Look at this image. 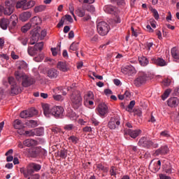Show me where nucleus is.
Returning a JSON list of instances; mask_svg holds the SVG:
<instances>
[{
	"mask_svg": "<svg viewBox=\"0 0 179 179\" xmlns=\"http://www.w3.org/2000/svg\"><path fill=\"white\" fill-rule=\"evenodd\" d=\"M30 22L31 26H37L41 23V18H40V17L35 16L30 20Z\"/></svg>",
	"mask_w": 179,
	"mask_h": 179,
	"instance_id": "bb28decb",
	"label": "nucleus"
},
{
	"mask_svg": "<svg viewBox=\"0 0 179 179\" xmlns=\"http://www.w3.org/2000/svg\"><path fill=\"white\" fill-rule=\"evenodd\" d=\"M27 52L31 57H34V55H37L38 52L35 47L29 46L27 49Z\"/></svg>",
	"mask_w": 179,
	"mask_h": 179,
	"instance_id": "c85d7f7f",
	"label": "nucleus"
},
{
	"mask_svg": "<svg viewBox=\"0 0 179 179\" xmlns=\"http://www.w3.org/2000/svg\"><path fill=\"white\" fill-rule=\"evenodd\" d=\"M57 68L59 71H62V72H67L68 71V66L65 62H59L57 63Z\"/></svg>",
	"mask_w": 179,
	"mask_h": 179,
	"instance_id": "b1692460",
	"label": "nucleus"
},
{
	"mask_svg": "<svg viewBox=\"0 0 179 179\" xmlns=\"http://www.w3.org/2000/svg\"><path fill=\"white\" fill-rule=\"evenodd\" d=\"M152 12L153 13V16H154L155 19L156 20H159V13L157 12V10L152 9Z\"/></svg>",
	"mask_w": 179,
	"mask_h": 179,
	"instance_id": "864d4df0",
	"label": "nucleus"
},
{
	"mask_svg": "<svg viewBox=\"0 0 179 179\" xmlns=\"http://www.w3.org/2000/svg\"><path fill=\"white\" fill-rule=\"evenodd\" d=\"M160 179H171V178L164 175V174H159Z\"/></svg>",
	"mask_w": 179,
	"mask_h": 179,
	"instance_id": "774afa93",
	"label": "nucleus"
},
{
	"mask_svg": "<svg viewBox=\"0 0 179 179\" xmlns=\"http://www.w3.org/2000/svg\"><path fill=\"white\" fill-rule=\"evenodd\" d=\"M64 23H65V18L64 17H62L61 20L57 24V27L59 29L64 26Z\"/></svg>",
	"mask_w": 179,
	"mask_h": 179,
	"instance_id": "4d7b16f0",
	"label": "nucleus"
},
{
	"mask_svg": "<svg viewBox=\"0 0 179 179\" xmlns=\"http://www.w3.org/2000/svg\"><path fill=\"white\" fill-rule=\"evenodd\" d=\"M110 176L115 177L117 176V168L115 166H111L110 170Z\"/></svg>",
	"mask_w": 179,
	"mask_h": 179,
	"instance_id": "49530a36",
	"label": "nucleus"
},
{
	"mask_svg": "<svg viewBox=\"0 0 179 179\" xmlns=\"http://www.w3.org/2000/svg\"><path fill=\"white\" fill-rule=\"evenodd\" d=\"M17 40L18 41H20L22 45H27V42L29 41V39L27 37L20 36L18 37Z\"/></svg>",
	"mask_w": 179,
	"mask_h": 179,
	"instance_id": "c9c22d12",
	"label": "nucleus"
},
{
	"mask_svg": "<svg viewBox=\"0 0 179 179\" xmlns=\"http://www.w3.org/2000/svg\"><path fill=\"white\" fill-rule=\"evenodd\" d=\"M22 92V88L17 84L11 87V94H19Z\"/></svg>",
	"mask_w": 179,
	"mask_h": 179,
	"instance_id": "393cba45",
	"label": "nucleus"
},
{
	"mask_svg": "<svg viewBox=\"0 0 179 179\" xmlns=\"http://www.w3.org/2000/svg\"><path fill=\"white\" fill-rule=\"evenodd\" d=\"M24 146H27V148H31V146H36L37 145V141L28 138L23 141Z\"/></svg>",
	"mask_w": 179,
	"mask_h": 179,
	"instance_id": "4be33fe9",
	"label": "nucleus"
},
{
	"mask_svg": "<svg viewBox=\"0 0 179 179\" xmlns=\"http://www.w3.org/2000/svg\"><path fill=\"white\" fill-rule=\"evenodd\" d=\"M83 132H92V127H85L83 129Z\"/></svg>",
	"mask_w": 179,
	"mask_h": 179,
	"instance_id": "338daca9",
	"label": "nucleus"
},
{
	"mask_svg": "<svg viewBox=\"0 0 179 179\" xmlns=\"http://www.w3.org/2000/svg\"><path fill=\"white\" fill-rule=\"evenodd\" d=\"M15 76L17 80H22V85L23 87H29V86H31V85L36 83V80L34 78L29 77L26 73L19 71L15 72Z\"/></svg>",
	"mask_w": 179,
	"mask_h": 179,
	"instance_id": "7ed1b4c3",
	"label": "nucleus"
},
{
	"mask_svg": "<svg viewBox=\"0 0 179 179\" xmlns=\"http://www.w3.org/2000/svg\"><path fill=\"white\" fill-rule=\"evenodd\" d=\"M171 52L173 58H174L175 59H179V53L176 48H173Z\"/></svg>",
	"mask_w": 179,
	"mask_h": 179,
	"instance_id": "f704fd0d",
	"label": "nucleus"
},
{
	"mask_svg": "<svg viewBox=\"0 0 179 179\" xmlns=\"http://www.w3.org/2000/svg\"><path fill=\"white\" fill-rule=\"evenodd\" d=\"M17 134H19V135H24V136H25L26 134V131H24V129L20 127L19 129H17Z\"/></svg>",
	"mask_w": 179,
	"mask_h": 179,
	"instance_id": "13d9d810",
	"label": "nucleus"
},
{
	"mask_svg": "<svg viewBox=\"0 0 179 179\" xmlns=\"http://www.w3.org/2000/svg\"><path fill=\"white\" fill-rule=\"evenodd\" d=\"M24 136H34V129L29 131H25Z\"/></svg>",
	"mask_w": 179,
	"mask_h": 179,
	"instance_id": "8fccbe9b",
	"label": "nucleus"
},
{
	"mask_svg": "<svg viewBox=\"0 0 179 179\" xmlns=\"http://www.w3.org/2000/svg\"><path fill=\"white\" fill-rule=\"evenodd\" d=\"M18 69H27V64L24 62H20Z\"/></svg>",
	"mask_w": 179,
	"mask_h": 179,
	"instance_id": "de8ad7c7",
	"label": "nucleus"
},
{
	"mask_svg": "<svg viewBox=\"0 0 179 179\" xmlns=\"http://www.w3.org/2000/svg\"><path fill=\"white\" fill-rule=\"evenodd\" d=\"M9 24H10V22L8 18L0 19V27L3 30H6L9 27Z\"/></svg>",
	"mask_w": 179,
	"mask_h": 179,
	"instance_id": "aec40b11",
	"label": "nucleus"
},
{
	"mask_svg": "<svg viewBox=\"0 0 179 179\" xmlns=\"http://www.w3.org/2000/svg\"><path fill=\"white\" fill-rule=\"evenodd\" d=\"M34 47L35 48V49H36L37 52L42 51L43 48H44V43L43 42L38 43L35 44Z\"/></svg>",
	"mask_w": 179,
	"mask_h": 179,
	"instance_id": "4c0bfd02",
	"label": "nucleus"
},
{
	"mask_svg": "<svg viewBox=\"0 0 179 179\" xmlns=\"http://www.w3.org/2000/svg\"><path fill=\"white\" fill-rule=\"evenodd\" d=\"M121 125V119L118 116H114L110 117L108 127L109 129H118V127Z\"/></svg>",
	"mask_w": 179,
	"mask_h": 179,
	"instance_id": "9d476101",
	"label": "nucleus"
},
{
	"mask_svg": "<svg viewBox=\"0 0 179 179\" xmlns=\"http://www.w3.org/2000/svg\"><path fill=\"white\" fill-rule=\"evenodd\" d=\"M47 75L49 79H57L59 75V71L55 69H50L47 71Z\"/></svg>",
	"mask_w": 179,
	"mask_h": 179,
	"instance_id": "f3484780",
	"label": "nucleus"
},
{
	"mask_svg": "<svg viewBox=\"0 0 179 179\" xmlns=\"http://www.w3.org/2000/svg\"><path fill=\"white\" fill-rule=\"evenodd\" d=\"M149 80V75L143 71H139L134 83L136 87H140L142 85H145Z\"/></svg>",
	"mask_w": 179,
	"mask_h": 179,
	"instance_id": "39448f33",
	"label": "nucleus"
},
{
	"mask_svg": "<svg viewBox=\"0 0 179 179\" xmlns=\"http://www.w3.org/2000/svg\"><path fill=\"white\" fill-rule=\"evenodd\" d=\"M96 111L99 116L101 117V118H104L108 113V106L104 103H101L98 105Z\"/></svg>",
	"mask_w": 179,
	"mask_h": 179,
	"instance_id": "9b49d317",
	"label": "nucleus"
},
{
	"mask_svg": "<svg viewBox=\"0 0 179 179\" xmlns=\"http://www.w3.org/2000/svg\"><path fill=\"white\" fill-rule=\"evenodd\" d=\"M91 122L92 124H93V125H94L95 127H97V125H99V124H100V122H99V120H97L96 118L92 117L91 119Z\"/></svg>",
	"mask_w": 179,
	"mask_h": 179,
	"instance_id": "052dcab7",
	"label": "nucleus"
},
{
	"mask_svg": "<svg viewBox=\"0 0 179 179\" xmlns=\"http://www.w3.org/2000/svg\"><path fill=\"white\" fill-rule=\"evenodd\" d=\"M167 153H169V148L164 145L157 149L154 155L155 156H159V155H167Z\"/></svg>",
	"mask_w": 179,
	"mask_h": 179,
	"instance_id": "6ab92c4d",
	"label": "nucleus"
},
{
	"mask_svg": "<svg viewBox=\"0 0 179 179\" xmlns=\"http://www.w3.org/2000/svg\"><path fill=\"white\" fill-rule=\"evenodd\" d=\"M31 17V12L25 11L20 15V20L22 22H27Z\"/></svg>",
	"mask_w": 179,
	"mask_h": 179,
	"instance_id": "412c9836",
	"label": "nucleus"
},
{
	"mask_svg": "<svg viewBox=\"0 0 179 179\" xmlns=\"http://www.w3.org/2000/svg\"><path fill=\"white\" fill-rule=\"evenodd\" d=\"M44 10H45V6H43V5L37 6L34 8L35 13H38L43 12Z\"/></svg>",
	"mask_w": 179,
	"mask_h": 179,
	"instance_id": "e433bc0d",
	"label": "nucleus"
},
{
	"mask_svg": "<svg viewBox=\"0 0 179 179\" xmlns=\"http://www.w3.org/2000/svg\"><path fill=\"white\" fill-rule=\"evenodd\" d=\"M164 173H166L167 174H171L173 173V168L171 166H169L166 168L164 169Z\"/></svg>",
	"mask_w": 179,
	"mask_h": 179,
	"instance_id": "5fc2aeb1",
	"label": "nucleus"
},
{
	"mask_svg": "<svg viewBox=\"0 0 179 179\" xmlns=\"http://www.w3.org/2000/svg\"><path fill=\"white\" fill-rule=\"evenodd\" d=\"M138 59L141 66H148V65H149V59H148L146 57L139 56Z\"/></svg>",
	"mask_w": 179,
	"mask_h": 179,
	"instance_id": "5701e85b",
	"label": "nucleus"
},
{
	"mask_svg": "<svg viewBox=\"0 0 179 179\" xmlns=\"http://www.w3.org/2000/svg\"><path fill=\"white\" fill-rule=\"evenodd\" d=\"M111 2H116L117 5H124V0H110Z\"/></svg>",
	"mask_w": 179,
	"mask_h": 179,
	"instance_id": "69168bd1",
	"label": "nucleus"
},
{
	"mask_svg": "<svg viewBox=\"0 0 179 179\" xmlns=\"http://www.w3.org/2000/svg\"><path fill=\"white\" fill-rule=\"evenodd\" d=\"M37 114V110L32 108L29 110H23L20 113V117L21 118H30L31 117H34Z\"/></svg>",
	"mask_w": 179,
	"mask_h": 179,
	"instance_id": "ddd939ff",
	"label": "nucleus"
},
{
	"mask_svg": "<svg viewBox=\"0 0 179 179\" xmlns=\"http://www.w3.org/2000/svg\"><path fill=\"white\" fill-rule=\"evenodd\" d=\"M8 83L10 85L11 87L15 86V85H17L13 77L8 78Z\"/></svg>",
	"mask_w": 179,
	"mask_h": 179,
	"instance_id": "603ef678",
	"label": "nucleus"
},
{
	"mask_svg": "<svg viewBox=\"0 0 179 179\" xmlns=\"http://www.w3.org/2000/svg\"><path fill=\"white\" fill-rule=\"evenodd\" d=\"M59 156L62 159H66V156H68V150L65 149L61 150Z\"/></svg>",
	"mask_w": 179,
	"mask_h": 179,
	"instance_id": "79ce46f5",
	"label": "nucleus"
},
{
	"mask_svg": "<svg viewBox=\"0 0 179 179\" xmlns=\"http://www.w3.org/2000/svg\"><path fill=\"white\" fill-rule=\"evenodd\" d=\"M126 134L127 135H129V136L133 139H136V138H138V135H141L142 134V130L141 129L132 130L131 129H129L126 130Z\"/></svg>",
	"mask_w": 179,
	"mask_h": 179,
	"instance_id": "dca6fc26",
	"label": "nucleus"
},
{
	"mask_svg": "<svg viewBox=\"0 0 179 179\" xmlns=\"http://www.w3.org/2000/svg\"><path fill=\"white\" fill-rule=\"evenodd\" d=\"M85 10L81 8H78L77 10H76V15L78 16L79 17H83L85 16Z\"/></svg>",
	"mask_w": 179,
	"mask_h": 179,
	"instance_id": "72a5a7b5",
	"label": "nucleus"
},
{
	"mask_svg": "<svg viewBox=\"0 0 179 179\" xmlns=\"http://www.w3.org/2000/svg\"><path fill=\"white\" fill-rule=\"evenodd\" d=\"M138 146H142L143 148H146L147 149H149V148H159V144L155 143L150 138L143 136L141 137L138 143Z\"/></svg>",
	"mask_w": 179,
	"mask_h": 179,
	"instance_id": "423d86ee",
	"label": "nucleus"
},
{
	"mask_svg": "<svg viewBox=\"0 0 179 179\" xmlns=\"http://www.w3.org/2000/svg\"><path fill=\"white\" fill-rule=\"evenodd\" d=\"M29 124L30 125L31 128H36V127H37V122L31 120L29 121Z\"/></svg>",
	"mask_w": 179,
	"mask_h": 179,
	"instance_id": "6e6d98bb",
	"label": "nucleus"
},
{
	"mask_svg": "<svg viewBox=\"0 0 179 179\" xmlns=\"http://www.w3.org/2000/svg\"><path fill=\"white\" fill-rule=\"evenodd\" d=\"M85 8L87 12H90L91 13H93V12L95 10L94 6H93V5H87V6H85Z\"/></svg>",
	"mask_w": 179,
	"mask_h": 179,
	"instance_id": "a18cd8bd",
	"label": "nucleus"
},
{
	"mask_svg": "<svg viewBox=\"0 0 179 179\" xmlns=\"http://www.w3.org/2000/svg\"><path fill=\"white\" fill-rule=\"evenodd\" d=\"M31 27V24L30 23H28L21 28V31H22V33H27V31L30 30Z\"/></svg>",
	"mask_w": 179,
	"mask_h": 179,
	"instance_id": "a19ab883",
	"label": "nucleus"
},
{
	"mask_svg": "<svg viewBox=\"0 0 179 179\" xmlns=\"http://www.w3.org/2000/svg\"><path fill=\"white\" fill-rule=\"evenodd\" d=\"M23 127V124H22V121L20 120H15L14 121V128L15 129H19V128H22Z\"/></svg>",
	"mask_w": 179,
	"mask_h": 179,
	"instance_id": "ea45409f",
	"label": "nucleus"
},
{
	"mask_svg": "<svg viewBox=\"0 0 179 179\" xmlns=\"http://www.w3.org/2000/svg\"><path fill=\"white\" fill-rule=\"evenodd\" d=\"M24 150L31 157H37L40 153L38 148H27Z\"/></svg>",
	"mask_w": 179,
	"mask_h": 179,
	"instance_id": "a211bd4d",
	"label": "nucleus"
},
{
	"mask_svg": "<svg viewBox=\"0 0 179 179\" xmlns=\"http://www.w3.org/2000/svg\"><path fill=\"white\" fill-rule=\"evenodd\" d=\"M79 48V43L73 42L69 48V52H72V51H78Z\"/></svg>",
	"mask_w": 179,
	"mask_h": 179,
	"instance_id": "2f4dec72",
	"label": "nucleus"
},
{
	"mask_svg": "<svg viewBox=\"0 0 179 179\" xmlns=\"http://www.w3.org/2000/svg\"><path fill=\"white\" fill-rule=\"evenodd\" d=\"M134 106H135V101H130L129 104L126 108V111H128L129 113H132V109L134 108Z\"/></svg>",
	"mask_w": 179,
	"mask_h": 179,
	"instance_id": "58836bf2",
	"label": "nucleus"
},
{
	"mask_svg": "<svg viewBox=\"0 0 179 179\" xmlns=\"http://www.w3.org/2000/svg\"><path fill=\"white\" fill-rule=\"evenodd\" d=\"M96 167L99 171H102L103 173H108V168L104 166L103 164L99 163L96 164Z\"/></svg>",
	"mask_w": 179,
	"mask_h": 179,
	"instance_id": "cd10ccee",
	"label": "nucleus"
},
{
	"mask_svg": "<svg viewBox=\"0 0 179 179\" xmlns=\"http://www.w3.org/2000/svg\"><path fill=\"white\" fill-rule=\"evenodd\" d=\"M43 110V114L45 117H50L52 115L55 118H62L64 115V108L59 106H55L50 108L48 103L43 104L42 106Z\"/></svg>",
	"mask_w": 179,
	"mask_h": 179,
	"instance_id": "f257e3e1",
	"label": "nucleus"
},
{
	"mask_svg": "<svg viewBox=\"0 0 179 179\" xmlns=\"http://www.w3.org/2000/svg\"><path fill=\"white\" fill-rule=\"evenodd\" d=\"M65 17L67 22H69V23H73V19L72 18V16L69 15H66Z\"/></svg>",
	"mask_w": 179,
	"mask_h": 179,
	"instance_id": "0e129e2a",
	"label": "nucleus"
},
{
	"mask_svg": "<svg viewBox=\"0 0 179 179\" xmlns=\"http://www.w3.org/2000/svg\"><path fill=\"white\" fill-rule=\"evenodd\" d=\"M15 11V3L13 0H7L5 1V8L3 10L4 15L10 16Z\"/></svg>",
	"mask_w": 179,
	"mask_h": 179,
	"instance_id": "1a4fd4ad",
	"label": "nucleus"
},
{
	"mask_svg": "<svg viewBox=\"0 0 179 179\" xmlns=\"http://www.w3.org/2000/svg\"><path fill=\"white\" fill-rule=\"evenodd\" d=\"M34 5H36V1H34L20 0L17 1L15 8L17 9H22V10H27V9L33 8Z\"/></svg>",
	"mask_w": 179,
	"mask_h": 179,
	"instance_id": "0eeeda50",
	"label": "nucleus"
},
{
	"mask_svg": "<svg viewBox=\"0 0 179 179\" xmlns=\"http://www.w3.org/2000/svg\"><path fill=\"white\" fill-rule=\"evenodd\" d=\"M121 72L127 76L136 75V69L132 65H127L121 68Z\"/></svg>",
	"mask_w": 179,
	"mask_h": 179,
	"instance_id": "f8f14e48",
	"label": "nucleus"
},
{
	"mask_svg": "<svg viewBox=\"0 0 179 179\" xmlns=\"http://www.w3.org/2000/svg\"><path fill=\"white\" fill-rule=\"evenodd\" d=\"M68 141L69 143H73L74 145H76V143L79 142V138L75 136H71L68 138Z\"/></svg>",
	"mask_w": 179,
	"mask_h": 179,
	"instance_id": "473e14b6",
	"label": "nucleus"
},
{
	"mask_svg": "<svg viewBox=\"0 0 179 179\" xmlns=\"http://www.w3.org/2000/svg\"><path fill=\"white\" fill-rule=\"evenodd\" d=\"M10 19H13L14 20L12 22L11 25L13 27H17V22H19V20L16 15H11Z\"/></svg>",
	"mask_w": 179,
	"mask_h": 179,
	"instance_id": "37998d69",
	"label": "nucleus"
},
{
	"mask_svg": "<svg viewBox=\"0 0 179 179\" xmlns=\"http://www.w3.org/2000/svg\"><path fill=\"white\" fill-rule=\"evenodd\" d=\"M170 93H171V90L170 89L166 90L163 94V95L162 96V100H166V99H167V97L170 96Z\"/></svg>",
	"mask_w": 179,
	"mask_h": 179,
	"instance_id": "c03bdc74",
	"label": "nucleus"
},
{
	"mask_svg": "<svg viewBox=\"0 0 179 179\" xmlns=\"http://www.w3.org/2000/svg\"><path fill=\"white\" fill-rule=\"evenodd\" d=\"M178 100L177 97H171L168 99L167 104L169 107H176V106H177Z\"/></svg>",
	"mask_w": 179,
	"mask_h": 179,
	"instance_id": "a878e982",
	"label": "nucleus"
},
{
	"mask_svg": "<svg viewBox=\"0 0 179 179\" xmlns=\"http://www.w3.org/2000/svg\"><path fill=\"white\" fill-rule=\"evenodd\" d=\"M81 3H94V0H79Z\"/></svg>",
	"mask_w": 179,
	"mask_h": 179,
	"instance_id": "680f3d73",
	"label": "nucleus"
},
{
	"mask_svg": "<svg viewBox=\"0 0 179 179\" xmlns=\"http://www.w3.org/2000/svg\"><path fill=\"white\" fill-rule=\"evenodd\" d=\"M171 84V80L167 78L163 80V85L164 86H170Z\"/></svg>",
	"mask_w": 179,
	"mask_h": 179,
	"instance_id": "bf43d9fd",
	"label": "nucleus"
},
{
	"mask_svg": "<svg viewBox=\"0 0 179 179\" xmlns=\"http://www.w3.org/2000/svg\"><path fill=\"white\" fill-rule=\"evenodd\" d=\"M73 128H75V126H73V124H66L64 127V129H65V131H72V129H73Z\"/></svg>",
	"mask_w": 179,
	"mask_h": 179,
	"instance_id": "09e8293b",
	"label": "nucleus"
},
{
	"mask_svg": "<svg viewBox=\"0 0 179 179\" xmlns=\"http://www.w3.org/2000/svg\"><path fill=\"white\" fill-rule=\"evenodd\" d=\"M161 136H164V138H169L170 136V134H169V131H164L160 133Z\"/></svg>",
	"mask_w": 179,
	"mask_h": 179,
	"instance_id": "e2e57ef3",
	"label": "nucleus"
},
{
	"mask_svg": "<svg viewBox=\"0 0 179 179\" xmlns=\"http://www.w3.org/2000/svg\"><path fill=\"white\" fill-rule=\"evenodd\" d=\"M96 29L100 36H107L110 31V25L107 22L101 21L98 23Z\"/></svg>",
	"mask_w": 179,
	"mask_h": 179,
	"instance_id": "6e6552de",
	"label": "nucleus"
},
{
	"mask_svg": "<svg viewBox=\"0 0 179 179\" xmlns=\"http://www.w3.org/2000/svg\"><path fill=\"white\" fill-rule=\"evenodd\" d=\"M152 64L157 65V66H166L167 62L162 57H152L151 58Z\"/></svg>",
	"mask_w": 179,
	"mask_h": 179,
	"instance_id": "2eb2a0df",
	"label": "nucleus"
},
{
	"mask_svg": "<svg viewBox=\"0 0 179 179\" xmlns=\"http://www.w3.org/2000/svg\"><path fill=\"white\" fill-rule=\"evenodd\" d=\"M70 101L74 110H79L82 107V103L83 102L80 92L78 90L74 91L70 96Z\"/></svg>",
	"mask_w": 179,
	"mask_h": 179,
	"instance_id": "20e7f679",
	"label": "nucleus"
},
{
	"mask_svg": "<svg viewBox=\"0 0 179 179\" xmlns=\"http://www.w3.org/2000/svg\"><path fill=\"white\" fill-rule=\"evenodd\" d=\"M104 12L109 13L110 15H118V8L112 5H106L103 7Z\"/></svg>",
	"mask_w": 179,
	"mask_h": 179,
	"instance_id": "4468645a",
	"label": "nucleus"
},
{
	"mask_svg": "<svg viewBox=\"0 0 179 179\" xmlns=\"http://www.w3.org/2000/svg\"><path fill=\"white\" fill-rule=\"evenodd\" d=\"M40 170H41V165L36 163H30L27 165L26 169H21L20 172L23 174L25 178H27L29 176H31L28 179H40V175H33L35 171H40Z\"/></svg>",
	"mask_w": 179,
	"mask_h": 179,
	"instance_id": "f03ea898",
	"label": "nucleus"
},
{
	"mask_svg": "<svg viewBox=\"0 0 179 179\" xmlns=\"http://www.w3.org/2000/svg\"><path fill=\"white\" fill-rule=\"evenodd\" d=\"M94 99V95L93 92H89L84 96V101H89V100H93Z\"/></svg>",
	"mask_w": 179,
	"mask_h": 179,
	"instance_id": "7c9ffc66",
	"label": "nucleus"
},
{
	"mask_svg": "<svg viewBox=\"0 0 179 179\" xmlns=\"http://www.w3.org/2000/svg\"><path fill=\"white\" fill-rule=\"evenodd\" d=\"M53 99H54V100H56L57 101H62V100H64V98L60 94L53 95Z\"/></svg>",
	"mask_w": 179,
	"mask_h": 179,
	"instance_id": "3c124183",
	"label": "nucleus"
},
{
	"mask_svg": "<svg viewBox=\"0 0 179 179\" xmlns=\"http://www.w3.org/2000/svg\"><path fill=\"white\" fill-rule=\"evenodd\" d=\"M34 136H42L44 135V129L43 128H36L34 129Z\"/></svg>",
	"mask_w": 179,
	"mask_h": 179,
	"instance_id": "c756f323",
	"label": "nucleus"
}]
</instances>
